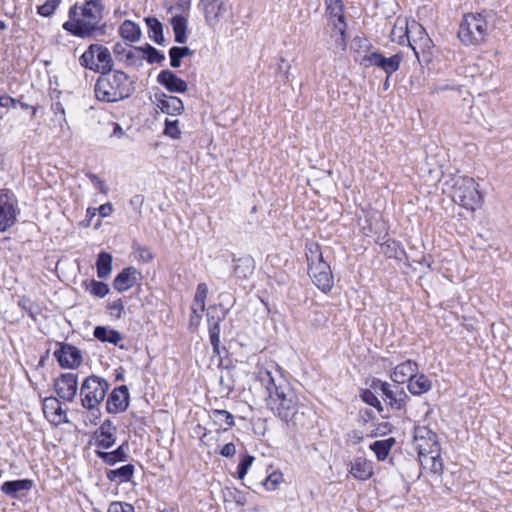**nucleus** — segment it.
<instances>
[{"label": "nucleus", "instance_id": "nucleus-1", "mask_svg": "<svg viewBox=\"0 0 512 512\" xmlns=\"http://www.w3.org/2000/svg\"><path fill=\"white\" fill-rule=\"evenodd\" d=\"M257 379L265 388L267 407L281 420L297 422L299 401L290 385L281 376L275 377L264 368H260L256 374Z\"/></svg>", "mask_w": 512, "mask_h": 512}, {"label": "nucleus", "instance_id": "nucleus-2", "mask_svg": "<svg viewBox=\"0 0 512 512\" xmlns=\"http://www.w3.org/2000/svg\"><path fill=\"white\" fill-rule=\"evenodd\" d=\"M134 91V81L122 70L102 72L94 85L95 98L103 103H115L125 100Z\"/></svg>", "mask_w": 512, "mask_h": 512}, {"label": "nucleus", "instance_id": "nucleus-3", "mask_svg": "<svg viewBox=\"0 0 512 512\" xmlns=\"http://www.w3.org/2000/svg\"><path fill=\"white\" fill-rule=\"evenodd\" d=\"M78 6L74 5L69 9L70 20L63 23V29L73 36L79 38H91L96 24L103 19L104 4L101 0H87L80 7L81 16L77 17Z\"/></svg>", "mask_w": 512, "mask_h": 512}, {"label": "nucleus", "instance_id": "nucleus-4", "mask_svg": "<svg viewBox=\"0 0 512 512\" xmlns=\"http://www.w3.org/2000/svg\"><path fill=\"white\" fill-rule=\"evenodd\" d=\"M306 257L308 261V274L314 284L322 292H330L334 286V277L330 265L323 259L320 246L318 244L307 246Z\"/></svg>", "mask_w": 512, "mask_h": 512}, {"label": "nucleus", "instance_id": "nucleus-5", "mask_svg": "<svg viewBox=\"0 0 512 512\" xmlns=\"http://www.w3.org/2000/svg\"><path fill=\"white\" fill-rule=\"evenodd\" d=\"M488 35V22L481 13H467L460 22L457 36L465 46L478 45Z\"/></svg>", "mask_w": 512, "mask_h": 512}, {"label": "nucleus", "instance_id": "nucleus-6", "mask_svg": "<svg viewBox=\"0 0 512 512\" xmlns=\"http://www.w3.org/2000/svg\"><path fill=\"white\" fill-rule=\"evenodd\" d=\"M452 200L467 210L474 211L480 205L481 195L473 178L459 176L454 179Z\"/></svg>", "mask_w": 512, "mask_h": 512}, {"label": "nucleus", "instance_id": "nucleus-7", "mask_svg": "<svg viewBox=\"0 0 512 512\" xmlns=\"http://www.w3.org/2000/svg\"><path fill=\"white\" fill-rule=\"evenodd\" d=\"M110 384L100 376L90 375L84 379L80 387L81 405L85 409L97 408L105 399Z\"/></svg>", "mask_w": 512, "mask_h": 512}, {"label": "nucleus", "instance_id": "nucleus-8", "mask_svg": "<svg viewBox=\"0 0 512 512\" xmlns=\"http://www.w3.org/2000/svg\"><path fill=\"white\" fill-rule=\"evenodd\" d=\"M403 61V55L396 53L390 57L384 56L378 51L371 52L364 55L361 63L367 66H374L381 69L388 77H391L396 71L399 70Z\"/></svg>", "mask_w": 512, "mask_h": 512}, {"label": "nucleus", "instance_id": "nucleus-9", "mask_svg": "<svg viewBox=\"0 0 512 512\" xmlns=\"http://www.w3.org/2000/svg\"><path fill=\"white\" fill-rule=\"evenodd\" d=\"M227 311L222 305H211L207 309L209 339L213 353L220 355V324L226 318Z\"/></svg>", "mask_w": 512, "mask_h": 512}, {"label": "nucleus", "instance_id": "nucleus-10", "mask_svg": "<svg viewBox=\"0 0 512 512\" xmlns=\"http://www.w3.org/2000/svg\"><path fill=\"white\" fill-rule=\"evenodd\" d=\"M17 200L8 190H0V232H5L16 222Z\"/></svg>", "mask_w": 512, "mask_h": 512}, {"label": "nucleus", "instance_id": "nucleus-11", "mask_svg": "<svg viewBox=\"0 0 512 512\" xmlns=\"http://www.w3.org/2000/svg\"><path fill=\"white\" fill-rule=\"evenodd\" d=\"M413 441L418 451V457L435 453L440 448L437 434L427 426L414 428Z\"/></svg>", "mask_w": 512, "mask_h": 512}, {"label": "nucleus", "instance_id": "nucleus-12", "mask_svg": "<svg viewBox=\"0 0 512 512\" xmlns=\"http://www.w3.org/2000/svg\"><path fill=\"white\" fill-rule=\"evenodd\" d=\"M58 349L54 351V357L58 361L60 367L65 369H76L82 363V352L76 346L59 342Z\"/></svg>", "mask_w": 512, "mask_h": 512}, {"label": "nucleus", "instance_id": "nucleus-13", "mask_svg": "<svg viewBox=\"0 0 512 512\" xmlns=\"http://www.w3.org/2000/svg\"><path fill=\"white\" fill-rule=\"evenodd\" d=\"M406 42L411 47L418 60V49L424 52L432 47V40L430 39L425 28L415 20L410 22V31L409 36L406 39Z\"/></svg>", "mask_w": 512, "mask_h": 512}, {"label": "nucleus", "instance_id": "nucleus-14", "mask_svg": "<svg viewBox=\"0 0 512 512\" xmlns=\"http://www.w3.org/2000/svg\"><path fill=\"white\" fill-rule=\"evenodd\" d=\"M54 389L59 398L72 402L78 391V375L72 372L61 374L54 381Z\"/></svg>", "mask_w": 512, "mask_h": 512}, {"label": "nucleus", "instance_id": "nucleus-15", "mask_svg": "<svg viewBox=\"0 0 512 512\" xmlns=\"http://www.w3.org/2000/svg\"><path fill=\"white\" fill-rule=\"evenodd\" d=\"M326 11L333 18L334 31L345 42L347 24L344 17V5L342 0H325Z\"/></svg>", "mask_w": 512, "mask_h": 512}, {"label": "nucleus", "instance_id": "nucleus-16", "mask_svg": "<svg viewBox=\"0 0 512 512\" xmlns=\"http://www.w3.org/2000/svg\"><path fill=\"white\" fill-rule=\"evenodd\" d=\"M129 405V391L126 385H121L112 390L106 401V411L110 414L124 412Z\"/></svg>", "mask_w": 512, "mask_h": 512}, {"label": "nucleus", "instance_id": "nucleus-17", "mask_svg": "<svg viewBox=\"0 0 512 512\" xmlns=\"http://www.w3.org/2000/svg\"><path fill=\"white\" fill-rule=\"evenodd\" d=\"M157 82L170 93H185L188 90V84L171 70H162L157 75Z\"/></svg>", "mask_w": 512, "mask_h": 512}, {"label": "nucleus", "instance_id": "nucleus-18", "mask_svg": "<svg viewBox=\"0 0 512 512\" xmlns=\"http://www.w3.org/2000/svg\"><path fill=\"white\" fill-rule=\"evenodd\" d=\"M157 107L168 115H180L184 111V104L179 97L168 95L164 92L155 93Z\"/></svg>", "mask_w": 512, "mask_h": 512}, {"label": "nucleus", "instance_id": "nucleus-19", "mask_svg": "<svg viewBox=\"0 0 512 512\" xmlns=\"http://www.w3.org/2000/svg\"><path fill=\"white\" fill-rule=\"evenodd\" d=\"M33 487V481L30 479L9 480L2 483L0 490L2 493L12 499H19Z\"/></svg>", "mask_w": 512, "mask_h": 512}, {"label": "nucleus", "instance_id": "nucleus-20", "mask_svg": "<svg viewBox=\"0 0 512 512\" xmlns=\"http://www.w3.org/2000/svg\"><path fill=\"white\" fill-rule=\"evenodd\" d=\"M140 272L135 267L124 268L120 273L116 275L113 280V288L118 292H124L133 287L140 276Z\"/></svg>", "mask_w": 512, "mask_h": 512}, {"label": "nucleus", "instance_id": "nucleus-21", "mask_svg": "<svg viewBox=\"0 0 512 512\" xmlns=\"http://www.w3.org/2000/svg\"><path fill=\"white\" fill-rule=\"evenodd\" d=\"M207 22L218 21L229 8L228 0H202Z\"/></svg>", "mask_w": 512, "mask_h": 512}, {"label": "nucleus", "instance_id": "nucleus-22", "mask_svg": "<svg viewBox=\"0 0 512 512\" xmlns=\"http://www.w3.org/2000/svg\"><path fill=\"white\" fill-rule=\"evenodd\" d=\"M418 372V365L416 362L412 360H407L403 363L398 364L392 374L391 379L392 381L402 384L406 381H410L411 378H413Z\"/></svg>", "mask_w": 512, "mask_h": 512}, {"label": "nucleus", "instance_id": "nucleus-23", "mask_svg": "<svg viewBox=\"0 0 512 512\" xmlns=\"http://www.w3.org/2000/svg\"><path fill=\"white\" fill-rule=\"evenodd\" d=\"M129 443L124 441L117 449L111 452L96 450V455L105 464L113 466L118 462H124L128 458Z\"/></svg>", "mask_w": 512, "mask_h": 512}, {"label": "nucleus", "instance_id": "nucleus-24", "mask_svg": "<svg viewBox=\"0 0 512 512\" xmlns=\"http://www.w3.org/2000/svg\"><path fill=\"white\" fill-rule=\"evenodd\" d=\"M349 473L359 481H366L373 475V466L363 457H357L350 463Z\"/></svg>", "mask_w": 512, "mask_h": 512}, {"label": "nucleus", "instance_id": "nucleus-25", "mask_svg": "<svg viewBox=\"0 0 512 512\" xmlns=\"http://www.w3.org/2000/svg\"><path fill=\"white\" fill-rule=\"evenodd\" d=\"M43 412L48 416H52L51 421H55L57 423L67 422L66 419V410L62 408V403L56 397H46L43 401Z\"/></svg>", "mask_w": 512, "mask_h": 512}, {"label": "nucleus", "instance_id": "nucleus-26", "mask_svg": "<svg viewBox=\"0 0 512 512\" xmlns=\"http://www.w3.org/2000/svg\"><path fill=\"white\" fill-rule=\"evenodd\" d=\"M234 262L233 273L238 279L246 280L254 273L255 261L251 256L246 255L234 259Z\"/></svg>", "mask_w": 512, "mask_h": 512}, {"label": "nucleus", "instance_id": "nucleus-27", "mask_svg": "<svg viewBox=\"0 0 512 512\" xmlns=\"http://www.w3.org/2000/svg\"><path fill=\"white\" fill-rule=\"evenodd\" d=\"M135 472V466L131 463L125 464L119 468L106 471V477L111 482L118 484L129 482Z\"/></svg>", "mask_w": 512, "mask_h": 512}, {"label": "nucleus", "instance_id": "nucleus-28", "mask_svg": "<svg viewBox=\"0 0 512 512\" xmlns=\"http://www.w3.org/2000/svg\"><path fill=\"white\" fill-rule=\"evenodd\" d=\"M119 35L124 41L135 43L140 41L142 31L140 26L132 20H125L119 27Z\"/></svg>", "mask_w": 512, "mask_h": 512}, {"label": "nucleus", "instance_id": "nucleus-29", "mask_svg": "<svg viewBox=\"0 0 512 512\" xmlns=\"http://www.w3.org/2000/svg\"><path fill=\"white\" fill-rule=\"evenodd\" d=\"M432 387V382L424 374H416L408 382V390L412 395L420 396L427 393Z\"/></svg>", "mask_w": 512, "mask_h": 512}, {"label": "nucleus", "instance_id": "nucleus-30", "mask_svg": "<svg viewBox=\"0 0 512 512\" xmlns=\"http://www.w3.org/2000/svg\"><path fill=\"white\" fill-rule=\"evenodd\" d=\"M97 48L95 50V54H96V63H97V66L99 67L98 69V73H100V75L102 74V72H109V71H112L113 70V59L111 57V53L109 51V49L101 44H97Z\"/></svg>", "mask_w": 512, "mask_h": 512}, {"label": "nucleus", "instance_id": "nucleus-31", "mask_svg": "<svg viewBox=\"0 0 512 512\" xmlns=\"http://www.w3.org/2000/svg\"><path fill=\"white\" fill-rule=\"evenodd\" d=\"M410 23L406 19L398 18L391 30L390 37L392 42L404 45L409 36Z\"/></svg>", "mask_w": 512, "mask_h": 512}, {"label": "nucleus", "instance_id": "nucleus-32", "mask_svg": "<svg viewBox=\"0 0 512 512\" xmlns=\"http://www.w3.org/2000/svg\"><path fill=\"white\" fill-rule=\"evenodd\" d=\"M94 337L103 342L118 345L122 340V335L115 329L106 326H96L93 331Z\"/></svg>", "mask_w": 512, "mask_h": 512}, {"label": "nucleus", "instance_id": "nucleus-33", "mask_svg": "<svg viewBox=\"0 0 512 512\" xmlns=\"http://www.w3.org/2000/svg\"><path fill=\"white\" fill-rule=\"evenodd\" d=\"M396 444V439L393 437L376 440L370 444L369 448L375 453L378 461H384L388 457L391 449Z\"/></svg>", "mask_w": 512, "mask_h": 512}, {"label": "nucleus", "instance_id": "nucleus-34", "mask_svg": "<svg viewBox=\"0 0 512 512\" xmlns=\"http://www.w3.org/2000/svg\"><path fill=\"white\" fill-rule=\"evenodd\" d=\"M171 25L175 42L185 44L187 42V19L182 15H175L171 18Z\"/></svg>", "mask_w": 512, "mask_h": 512}, {"label": "nucleus", "instance_id": "nucleus-35", "mask_svg": "<svg viewBox=\"0 0 512 512\" xmlns=\"http://www.w3.org/2000/svg\"><path fill=\"white\" fill-rule=\"evenodd\" d=\"M421 465L428 468L431 473L441 475L443 473V462L440 455V448L437 452L428 454L427 456H419Z\"/></svg>", "mask_w": 512, "mask_h": 512}, {"label": "nucleus", "instance_id": "nucleus-36", "mask_svg": "<svg viewBox=\"0 0 512 512\" xmlns=\"http://www.w3.org/2000/svg\"><path fill=\"white\" fill-rule=\"evenodd\" d=\"M145 23L148 27V36L158 45H163L165 42L163 34V24L156 17H146Z\"/></svg>", "mask_w": 512, "mask_h": 512}, {"label": "nucleus", "instance_id": "nucleus-37", "mask_svg": "<svg viewBox=\"0 0 512 512\" xmlns=\"http://www.w3.org/2000/svg\"><path fill=\"white\" fill-rule=\"evenodd\" d=\"M214 425L227 430L235 425L234 416L227 410L214 409L210 413Z\"/></svg>", "mask_w": 512, "mask_h": 512}, {"label": "nucleus", "instance_id": "nucleus-38", "mask_svg": "<svg viewBox=\"0 0 512 512\" xmlns=\"http://www.w3.org/2000/svg\"><path fill=\"white\" fill-rule=\"evenodd\" d=\"M381 252L388 258L402 260L406 256L405 249L400 242L388 239L381 244Z\"/></svg>", "mask_w": 512, "mask_h": 512}, {"label": "nucleus", "instance_id": "nucleus-39", "mask_svg": "<svg viewBox=\"0 0 512 512\" xmlns=\"http://www.w3.org/2000/svg\"><path fill=\"white\" fill-rule=\"evenodd\" d=\"M135 51L141 54V59H146L150 64L161 63L165 59V55L161 51L148 43L135 47Z\"/></svg>", "mask_w": 512, "mask_h": 512}, {"label": "nucleus", "instance_id": "nucleus-40", "mask_svg": "<svg viewBox=\"0 0 512 512\" xmlns=\"http://www.w3.org/2000/svg\"><path fill=\"white\" fill-rule=\"evenodd\" d=\"M97 276L100 279H106L112 270V255L102 251L98 254L96 261Z\"/></svg>", "mask_w": 512, "mask_h": 512}, {"label": "nucleus", "instance_id": "nucleus-41", "mask_svg": "<svg viewBox=\"0 0 512 512\" xmlns=\"http://www.w3.org/2000/svg\"><path fill=\"white\" fill-rule=\"evenodd\" d=\"M82 287L85 288V290L88 291L91 295L99 298L105 297L110 291V288L106 283L102 281H96L94 279L83 281Z\"/></svg>", "mask_w": 512, "mask_h": 512}, {"label": "nucleus", "instance_id": "nucleus-42", "mask_svg": "<svg viewBox=\"0 0 512 512\" xmlns=\"http://www.w3.org/2000/svg\"><path fill=\"white\" fill-rule=\"evenodd\" d=\"M97 48V44H90L86 51L79 57V63L82 67L97 72L99 67L95 61L96 54L95 50Z\"/></svg>", "mask_w": 512, "mask_h": 512}, {"label": "nucleus", "instance_id": "nucleus-43", "mask_svg": "<svg viewBox=\"0 0 512 512\" xmlns=\"http://www.w3.org/2000/svg\"><path fill=\"white\" fill-rule=\"evenodd\" d=\"M208 294V287L205 283H199L197 285L193 305H192V312L196 315L197 318H200V316L197 314V311L200 310L203 312L205 310V300Z\"/></svg>", "mask_w": 512, "mask_h": 512}, {"label": "nucleus", "instance_id": "nucleus-44", "mask_svg": "<svg viewBox=\"0 0 512 512\" xmlns=\"http://www.w3.org/2000/svg\"><path fill=\"white\" fill-rule=\"evenodd\" d=\"M95 445L102 449H109L116 443V433L106 431H95L93 433Z\"/></svg>", "mask_w": 512, "mask_h": 512}, {"label": "nucleus", "instance_id": "nucleus-45", "mask_svg": "<svg viewBox=\"0 0 512 512\" xmlns=\"http://www.w3.org/2000/svg\"><path fill=\"white\" fill-rule=\"evenodd\" d=\"M371 388L375 391H381L385 397V401H387L389 406L391 407V403L394 402L393 398H395V386L392 387L389 383L375 378L372 380Z\"/></svg>", "mask_w": 512, "mask_h": 512}, {"label": "nucleus", "instance_id": "nucleus-46", "mask_svg": "<svg viewBox=\"0 0 512 512\" xmlns=\"http://www.w3.org/2000/svg\"><path fill=\"white\" fill-rule=\"evenodd\" d=\"M290 69L289 62L284 57H280L275 70L276 81L287 84L290 81Z\"/></svg>", "mask_w": 512, "mask_h": 512}, {"label": "nucleus", "instance_id": "nucleus-47", "mask_svg": "<svg viewBox=\"0 0 512 512\" xmlns=\"http://www.w3.org/2000/svg\"><path fill=\"white\" fill-rule=\"evenodd\" d=\"M394 396L395 398H393L394 402L391 403V408L396 410L403 409L407 403V400L409 399L404 389L395 386Z\"/></svg>", "mask_w": 512, "mask_h": 512}, {"label": "nucleus", "instance_id": "nucleus-48", "mask_svg": "<svg viewBox=\"0 0 512 512\" xmlns=\"http://www.w3.org/2000/svg\"><path fill=\"white\" fill-rule=\"evenodd\" d=\"M360 397L363 400V402H365L366 404H368L370 406L375 407L379 412L383 411V406H382L381 402L378 400L377 396L375 395V393L372 390H370V389L362 390Z\"/></svg>", "mask_w": 512, "mask_h": 512}, {"label": "nucleus", "instance_id": "nucleus-49", "mask_svg": "<svg viewBox=\"0 0 512 512\" xmlns=\"http://www.w3.org/2000/svg\"><path fill=\"white\" fill-rule=\"evenodd\" d=\"M163 134L172 139H179L181 136L179 121L166 119Z\"/></svg>", "mask_w": 512, "mask_h": 512}, {"label": "nucleus", "instance_id": "nucleus-50", "mask_svg": "<svg viewBox=\"0 0 512 512\" xmlns=\"http://www.w3.org/2000/svg\"><path fill=\"white\" fill-rule=\"evenodd\" d=\"M61 0H46V2L37 8V13L43 17H50L58 8Z\"/></svg>", "mask_w": 512, "mask_h": 512}, {"label": "nucleus", "instance_id": "nucleus-51", "mask_svg": "<svg viewBox=\"0 0 512 512\" xmlns=\"http://www.w3.org/2000/svg\"><path fill=\"white\" fill-rule=\"evenodd\" d=\"M283 481V474L281 472H273L262 482L263 486L268 491H274L278 485Z\"/></svg>", "mask_w": 512, "mask_h": 512}, {"label": "nucleus", "instance_id": "nucleus-52", "mask_svg": "<svg viewBox=\"0 0 512 512\" xmlns=\"http://www.w3.org/2000/svg\"><path fill=\"white\" fill-rule=\"evenodd\" d=\"M254 459L255 458L249 454H245L244 456H242L237 467V475L239 479H244Z\"/></svg>", "mask_w": 512, "mask_h": 512}, {"label": "nucleus", "instance_id": "nucleus-53", "mask_svg": "<svg viewBox=\"0 0 512 512\" xmlns=\"http://www.w3.org/2000/svg\"><path fill=\"white\" fill-rule=\"evenodd\" d=\"M135 254L138 261L142 263H150L154 259V254L146 246L138 245L135 248Z\"/></svg>", "mask_w": 512, "mask_h": 512}, {"label": "nucleus", "instance_id": "nucleus-54", "mask_svg": "<svg viewBox=\"0 0 512 512\" xmlns=\"http://www.w3.org/2000/svg\"><path fill=\"white\" fill-rule=\"evenodd\" d=\"M392 428L393 427H392L391 423L381 422L367 436H369V437L384 436V435L392 432Z\"/></svg>", "mask_w": 512, "mask_h": 512}, {"label": "nucleus", "instance_id": "nucleus-55", "mask_svg": "<svg viewBox=\"0 0 512 512\" xmlns=\"http://www.w3.org/2000/svg\"><path fill=\"white\" fill-rule=\"evenodd\" d=\"M170 66L172 68H179L183 59L179 51V46H173L169 49Z\"/></svg>", "mask_w": 512, "mask_h": 512}, {"label": "nucleus", "instance_id": "nucleus-56", "mask_svg": "<svg viewBox=\"0 0 512 512\" xmlns=\"http://www.w3.org/2000/svg\"><path fill=\"white\" fill-rule=\"evenodd\" d=\"M108 309L110 310V314L117 319L122 317L124 312V304L122 299H117L108 305Z\"/></svg>", "mask_w": 512, "mask_h": 512}, {"label": "nucleus", "instance_id": "nucleus-57", "mask_svg": "<svg viewBox=\"0 0 512 512\" xmlns=\"http://www.w3.org/2000/svg\"><path fill=\"white\" fill-rule=\"evenodd\" d=\"M87 177L95 185L96 189L99 190V192L103 194H106L108 192V188L105 182L101 180L98 175L94 173H87Z\"/></svg>", "mask_w": 512, "mask_h": 512}, {"label": "nucleus", "instance_id": "nucleus-58", "mask_svg": "<svg viewBox=\"0 0 512 512\" xmlns=\"http://www.w3.org/2000/svg\"><path fill=\"white\" fill-rule=\"evenodd\" d=\"M374 418H375V413L371 409L365 408V409H361L359 411L358 422L361 425H367L369 422L373 421Z\"/></svg>", "mask_w": 512, "mask_h": 512}, {"label": "nucleus", "instance_id": "nucleus-59", "mask_svg": "<svg viewBox=\"0 0 512 512\" xmlns=\"http://www.w3.org/2000/svg\"><path fill=\"white\" fill-rule=\"evenodd\" d=\"M236 453V447L233 443H227L225 444L221 450H220V455H222L223 457H232L234 456Z\"/></svg>", "mask_w": 512, "mask_h": 512}, {"label": "nucleus", "instance_id": "nucleus-60", "mask_svg": "<svg viewBox=\"0 0 512 512\" xmlns=\"http://www.w3.org/2000/svg\"><path fill=\"white\" fill-rule=\"evenodd\" d=\"M143 202H144V196L140 195V194L134 195L130 199V205L133 207V209L135 211H139L141 209Z\"/></svg>", "mask_w": 512, "mask_h": 512}, {"label": "nucleus", "instance_id": "nucleus-61", "mask_svg": "<svg viewBox=\"0 0 512 512\" xmlns=\"http://www.w3.org/2000/svg\"><path fill=\"white\" fill-rule=\"evenodd\" d=\"M90 414H89V421L91 424L93 425H97L99 422H100V419H101V412L99 410V408H93V409H88Z\"/></svg>", "mask_w": 512, "mask_h": 512}, {"label": "nucleus", "instance_id": "nucleus-62", "mask_svg": "<svg viewBox=\"0 0 512 512\" xmlns=\"http://www.w3.org/2000/svg\"><path fill=\"white\" fill-rule=\"evenodd\" d=\"M96 431L116 433L117 428L110 419H106Z\"/></svg>", "mask_w": 512, "mask_h": 512}, {"label": "nucleus", "instance_id": "nucleus-63", "mask_svg": "<svg viewBox=\"0 0 512 512\" xmlns=\"http://www.w3.org/2000/svg\"><path fill=\"white\" fill-rule=\"evenodd\" d=\"M98 212L100 214L101 217H108L112 214L113 212V206L111 203H105V204H102L99 208H98Z\"/></svg>", "mask_w": 512, "mask_h": 512}, {"label": "nucleus", "instance_id": "nucleus-64", "mask_svg": "<svg viewBox=\"0 0 512 512\" xmlns=\"http://www.w3.org/2000/svg\"><path fill=\"white\" fill-rule=\"evenodd\" d=\"M16 103H17V100L8 95L0 97V105L2 107H8L10 105L15 107Z\"/></svg>", "mask_w": 512, "mask_h": 512}]
</instances>
